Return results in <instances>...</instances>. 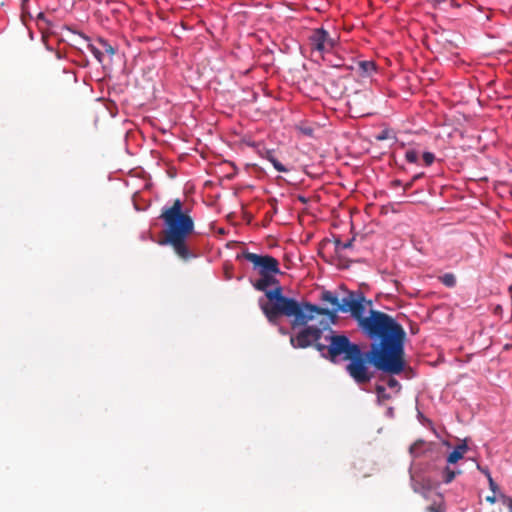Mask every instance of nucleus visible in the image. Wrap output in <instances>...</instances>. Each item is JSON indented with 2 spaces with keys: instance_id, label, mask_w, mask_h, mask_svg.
Masks as SVG:
<instances>
[{
  "instance_id": "f257e3e1",
  "label": "nucleus",
  "mask_w": 512,
  "mask_h": 512,
  "mask_svg": "<svg viewBox=\"0 0 512 512\" xmlns=\"http://www.w3.org/2000/svg\"><path fill=\"white\" fill-rule=\"evenodd\" d=\"M367 305L372 302L366 300L365 296L359 300H351L344 304L342 310L350 311L351 317L356 320L360 331L373 343L370 348L375 353L388 355L402 362H405L404 340L406 333L403 327L396 320L378 310L371 309L368 316H365Z\"/></svg>"
},
{
  "instance_id": "f03ea898",
  "label": "nucleus",
  "mask_w": 512,
  "mask_h": 512,
  "mask_svg": "<svg viewBox=\"0 0 512 512\" xmlns=\"http://www.w3.org/2000/svg\"><path fill=\"white\" fill-rule=\"evenodd\" d=\"M274 286V289L265 292L268 302L260 301V308L269 323L276 325L281 316H286L293 318L292 327H296L307 325L309 321L315 318V314H329L334 317V313L327 308L308 302H298L293 298L284 296L279 283Z\"/></svg>"
},
{
  "instance_id": "7ed1b4c3",
  "label": "nucleus",
  "mask_w": 512,
  "mask_h": 512,
  "mask_svg": "<svg viewBox=\"0 0 512 512\" xmlns=\"http://www.w3.org/2000/svg\"><path fill=\"white\" fill-rule=\"evenodd\" d=\"M160 218L165 228L159 244L171 246L183 260L190 259L192 255L186 241L194 231V221L188 212L184 211L183 202L175 199L171 206L162 209Z\"/></svg>"
},
{
  "instance_id": "20e7f679",
  "label": "nucleus",
  "mask_w": 512,
  "mask_h": 512,
  "mask_svg": "<svg viewBox=\"0 0 512 512\" xmlns=\"http://www.w3.org/2000/svg\"><path fill=\"white\" fill-rule=\"evenodd\" d=\"M348 361L346 372L359 386L368 384L374 378L371 365L391 375H398L405 368V362L382 353H375L371 348L366 352L360 348Z\"/></svg>"
},
{
  "instance_id": "39448f33",
  "label": "nucleus",
  "mask_w": 512,
  "mask_h": 512,
  "mask_svg": "<svg viewBox=\"0 0 512 512\" xmlns=\"http://www.w3.org/2000/svg\"><path fill=\"white\" fill-rule=\"evenodd\" d=\"M328 345L316 343V349L323 357L332 363H338L340 360L348 361L361 347L356 343H352L345 335L334 334L326 337Z\"/></svg>"
},
{
  "instance_id": "423d86ee",
  "label": "nucleus",
  "mask_w": 512,
  "mask_h": 512,
  "mask_svg": "<svg viewBox=\"0 0 512 512\" xmlns=\"http://www.w3.org/2000/svg\"><path fill=\"white\" fill-rule=\"evenodd\" d=\"M245 259L253 265V269L259 275L266 274H281L279 261L271 255H259L249 251H244L242 254L237 255V259Z\"/></svg>"
},
{
  "instance_id": "0eeeda50",
  "label": "nucleus",
  "mask_w": 512,
  "mask_h": 512,
  "mask_svg": "<svg viewBox=\"0 0 512 512\" xmlns=\"http://www.w3.org/2000/svg\"><path fill=\"white\" fill-rule=\"evenodd\" d=\"M361 297H364V294L362 292L349 291L346 294V296H344L341 300H339V298L333 292L324 290L321 293L320 298L322 301L329 303L334 307L333 310H329L330 312L334 313V317H331L329 314H322V315L327 316L331 323H335V321L337 319V315H336L337 312L350 313V311H348V310H342V308L344 307V304H346L347 302H350L352 299L359 300ZM318 315L319 314H315V317Z\"/></svg>"
},
{
  "instance_id": "6e6552de",
  "label": "nucleus",
  "mask_w": 512,
  "mask_h": 512,
  "mask_svg": "<svg viewBox=\"0 0 512 512\" xmlns=\"http://www.w3.org/2000/svg\"><path fill=\"white\" fill-rule=\"evenodd\" d=\"M320 325H323V328L316 326H306L296 336H291V345L294 348H307L314 344L316 347V343H319L318 340L322 336V330L327 329L329 327V323H323V321H321Z\"/></svg>"
},
{
  "instance_id": "1a4fd4ad",
  "label": "nucleus",
  "mask_w": 512,
  "mask_h": 512,
  "mask_svg": "<svg viewBox=\"0 0 512 512\" xmlns=\"http://www.w3.org/2000/svg\"><path fill=\"white\" fill-rule=\"evenodd\" d=\"M308 40L311 49L320 54L331 52L337 45V38L332 37L324 28L313 29Z\"/></svg>"
},
{
  "instance_id": "9d476101",
  "label": "nucleus",
  "mask_w": 512,
  "mask_h": 512,
  "mask_svg": "<svg viewBox=\"0 0 512 512\" xmlns=\"http://www.w3.org/2000/svg\"><path fill=\"white\" fill-rule=\"evenodd\" d=\"M87 48L100 63L104 62L106 55L111 58L116 52L115 48L103 38L97 39L94 43H88Z\"/></svg>"
},
{
  "instance_id": "9b49d317",
  "label": "nucleus",
  "mask_w": 512,
  "mask_h": 512,
  "mask_svg": "<svg viewBox=\"0 0 512 512\" xmlns=\"http://www.w3.org/2000/svg\"><path fill=\"white\" fill-rule=\"evenodd\" d=\"M276 275H260V278L253 283V287L258 291L266 292L269 286L278 285V280L275 278Z\"/></svg>"
},
{
  "instance_id": "f8f14e48",
  "label": "nucleus",
  "mask_w": 512,
  "mask_h": 512,
  "mask_svg": "<svg viewBox=\"0 0 512 512\" xmlns=\"http://www.w3.org/2000/svg\"><path fill=\"white\" fill-rule=\"evenodd\" d=\"M468 451V446L466 442H462L461 444L457 445L454 450L448 455L447 462L449 464H455L460 459L463 458L464 454Z\"/></svg>"
},
{
  "instance_id": "ddd939ff",
  "label": "nucleus",
  "mask_w": 512,
  "mask_h": 512,
  "mask_svg": "<svg viewBox=\"0 0 512 512\" xmlns=\"http://www.w3.org/2000/svg\"><path fill=\"white\" fill-rule=\"evenodd\" d=\"M376 69L373 61H359L357 63V71L361 76H370Z\"/></svg>"
},
{
  "instance_id": "4468645a",
  "label": "nucleus",
  "mask_w": 512,
  "mask_h": 512,
  "mask_svg": "<svg viewBox=\"0 0 512 512\" xmlns=\"http://www.w3.org/2000/svg\"><path fill=\"white\" fill-rule=\"evenodd\" d=\"M278 172H287L288 169L274 156L273 151L267 150L264 156Z\"/></svg>"
},
{
  "instance_id": "2eb2a0df",
  "label": "nucleus",
  "mask_w": 512,
  "mask_h": 512,
  "mask_svg": "<svg viewBox=\"0 0 512 512\" xmlns=\"http://www.w3.org/2000/svg\"><path fill=\"white\" fill-rule=\"evenodd\" d=\"M461 473L460 470H453L450 467H445L443 470V481L448 484L451 483L457 475Z\"/></svg>"
},
{
  "instance_id": "dca6fc26",
  "label": "nucleus",
  "mask_w": 512,
  "mask_h": 512,
  "mask_svg": "<svg viewBox=\"0 0 512 512\" xmlns=\"http://www.w3.org/2000/svg\"><path fill=\"white\" fill-rule=\"evenodd\" d=\"M353 241H354V238H352V239H350V240H348L346 242H342L339 237H335L334 241H333L334 245H335V250L337 252H339V251H341L343 249L351 248L352 245H353Z\"/></svg>"
},
{
  "instance_id": "f3484780",
  "label": "nucleus",
  "mask_w": 512,
  "mask_h": 512,
  "mask_svg": "<svg viewBox=\"0 0 512 512\" xmlns=\"http://www.w3.org/2000/svg\"><path fill=\"white\" fill-rule=\"evenodd\" d=\"M441 283L445 285L446 287H454L456 285V278L455 275L452 273H446L439 277Z\"/></svg>"
},
{
  "instance_id": "a211bd4d",
  "label": "nucleus",
  "mask_w": 512,
  "mask_h": 512,
  "mask_svg": "<svg viewBox=\"0 0 512 512\" xmlns=\"http://www.w3.org/2000/svg\"><path fill=\"white\" fill-rule=\"evenodd\" d=\"M427 512H445V506L443 501H440L438 503L434 502L433 504L427 506L426 508Z\"/></svg>"
},
{
  "instance_id": "6ab92c4d",
  "label": "nucleus",
  "mask_w": 512,
  "mask_h": 512,
  "mask_svg": "<svg viewBox=\"0 0 512 512\" xmlns=\"http://www.w3.org/2000/svg\"><path fill=\"white\" fill-rule=\"evenodd\" d=\"M423 444H424V442L419 440L410 446L409 451L413 457L420 456V453H421L420 448L423 446Z\"/></svg>"
},
{
  "instance_id": "aec40b11",
  "label": "nucleus",
  "mask_w": 512,
  "mask_h": 512,
  "mask_svg": "<svg viewBox=\"0 0 512 512\" xmlns=\"http://www.w3.org/2000/svg\"><path fill=\"white\" fill-rule=\"evenodd\" d=\"M405 159L409 163H417L418 161V153L413 149H409L405 153Z\"/></svg>"
},
{
  "instance_id": "412c9836",
  "label": "nucleus",
  "mask_w": 512,
  "mask_h": 512,
  "mask_svg": "<svg viewBox=\"0 0 512 512\" xmlns=\"http://www.w3.org/2000/svg\"><path fill=\"white\" fill-rule=\"evenodd\" d=\"M376 394L380 401L387 400L390 398V396L386 393V389L382 385L376 386Z\"/></svg>"
},
{
  "instance_id": "4be33fe9",
  "label": "nucleus",
  "mask_w": 512,
  "mask_h": 512,
  "mask_svg": "<svg viewBox=\"0 0 512 512\" xmlns=\"http://www.w3.org/2000/svg\"><path fill=\"white\" fill-rule=\"evenodd\" d=\"M422 157H423V161L426 166H430L435 160V155L431 152L423 153Z\"/></svg>"
},
{
  "instance_id": "5701e85b",
  "label": "nucleus",
  "mask_w": 512,
  "mask_h": 512,
  "mask_svg": "<svg viewBox=\"0 0 512 512\" xmlns=\"http://www.w3.org/2000/svg\"><path fill=\"white\" fill-rule=\"evenodd\" d=\"M37 21L40 24L41 22L46 24L47 26H51V23L48 19H46L44 13H39L37 16Z\"/></svg>"
},
{
  "instance_id": "b1692460",
  "label": "nucleus",
  "mask_w": 512,
  "mask_h": 512,
  "mask_svg": "<svg viewBox=\"0 0 512 512\" xmlns=\"http://www.w3.org/2000/svg\"><path fill=\"white\" fill-rule=\"evenodd\" d=\"M477 469L482 472L487 478H490L491 474L487 467H482L481 465L477 464Z\"/></svg>"
},
{
  "instance_id": "393cba45",
  "label": "nucleus",
  "mask_w": 512,
  "mask_h": 512,
  "mask_svg": "<svg viewBox=\"0 0 512 512\" xmlns=\"http://www.w3.org/2000/svg\"><path fill=\"white\" fill-rule=\"evenodd\" d=\"M387 385L390 388H395V387L399 386V382L395 378L391 377V378L388 379Z\"/></svg>"
},
{
  "instance_id": "a878e982",
  "label": "nucleus",
  "mask_w": 512,
  "mask_h": 512,
  "mask_svg": "<svg viewBox=\"0 0 512 512\" xmlns=\"http://www.w3.org/2000/svg\"><path fill=\"white\" fill-rule=\"evenodd\" d=\"M504 503L506 504L509 512H512V498L510 497H505L504 498Z\"/></svg>"
},
{
  "instance_id": "bb28decb",
  "label": "nucleus",
  "mask_w": 512,
  "mask_h": 512,
  "mask_svg": "<svg viewBox=\"0 0 512 512\" xmlns=\"http://www.w3.org/2000/svg\"><path fill=\"white\" fill-rule=\"evenodd\" d=\"M487 479L489 482L490 489L495 492V490L497 489V484L494 482L492 476H490V478H487Z\"/></svg>"
},
{
  "instance_id": "cd10ccee",
  "label": "nucleus",
  "mask_w": 512,
  "mask_h": 512,
  "mask_svg": "<svg viewBox=\"0 0 512 512\" xmlns=\"http://www.w3.org/2000/svg\"><path fill=\"white\" fill-rule=\"evenodd\" d=\"M392 187H399L402 185L400 180H394L391 182Z\"/></svg>"
},
{
  "instance_id": "c85d7f7f",
  "label": "nucleus",
  "mask_w": 512,
  "mask_h": 512,
  "mask_svg": "<svg viewBox=\"0 0 512 512\" xmlns=\"http://www.w3.org/2000/svg\"><path fill=\"white\" fill-rule=\"evenodd\" d=\"M413 184H414V182H412V180H411V181H409V182H407V183L404 185V191H406V190L410 189V188L413 186Z\"/></svg>"
},
{
  "instance_id": "c756f323",
  "label": "nucleus",
  "mask_w": 512,
  "mask_h": 512,
  "mask_svg": "<svg viewBox=\"0 0 512 512\" xmlns=\"http://www.w3.org/2000/svg\"><path fill=\"white\" fill-rule=\"evenodd\" d=\"M424 175V173H419V174H416L413 176V178L411 179L412 182H415L417 181L418 179H420L422 176Z\"/></svg>"
},
{
  "instance_id": "7c9ffc66",
  "label": "nucleus",
  "mask_w": 512,
  "mask_h": 512,
  "mask_svg": "<svg viewBox=\"0 0 512 512\" xmlns=\"http://www.w3.org/2000/svg\"><path fill=\"white\" fill-rule=\"evenodd\" d=\"M486 500H487L488 502H490V503H495L496 498H495V496H488V497L486 498Z\"/></svg>"
},
{
  "instance_id": "2f4dec72",
  "label": "nucleus",
  "mask_w": 512,
  "mask_h": 512,
  "mask_svg": "<svg viewBox=\"0 0 512 512\" xmlns=\"http://www.w3.org/2000/svg\"><path fill=\"white\" fill-rule=\"evenodd\" d=\"M378 139H379V140H383V139H385V134H382V135L378 136Z\"/></svg>"
}]
</instances>
